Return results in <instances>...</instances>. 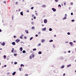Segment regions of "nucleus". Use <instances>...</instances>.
<instances>
[{
	"mask_svg": "<svg viewBox=\"0 0 76 76\" xmlns=\"http://www.w3.org/2000/svg\"><path fill=\"white\" fill-rule=\"evenodd\" d=\"M20 39H23V37H22V36H20Z\"/></svg>",
	"mask_w": 76,
	"mask_h": 76,
	"instance_id": "nucleus-29",
	"label": "nucleus"
},
{
	"mask_svg": "<svg viewBox=\"0 0 76 76\" xmlns=\"http://www.w3.org/2000/svg\"><path fill=\"white\" fill-rule=\"evenodd\" d=\"M32 39H33V37H30V40L31 41V40H32Z\"/></svg>",
	"mask_w": 76,
	"mask_h": 76,
	"instance_id": "nucleus-22",
	"label": "nucleus"
},
{
	"mask_svg": "<svg viewBox=\"0 0 76 76\" xmlns=\"http://www.w3.org/2000/svg\"><path fill=\"white\" fill-rule=\"evenodd\" d=\"M52 10H53V12H56V9L54 8H53L52 9Z\"/></svg>",
	"mask_w": 76,
	"mask_h": 76,
	"instance_id": "nucleus-4",
	"label": "nucleus"
},
{
	"mask_svg": "<svg viewBox=\"0 0 76 76\" xmlns=\"http://www.w3.org/2000/svg\"><path fill=\"white\" fill-rule=\"evenodd\" d=\"M67 16V14H65V16Z\"/></svg>",
	"mask_w": 76,
	"mask_h": 76,
	"instance_id": "nucleus-60",
	"label": "nucleus"
},
{
	"mask_svg": "<svg viewBox=\"0 0 76 76\" xmlns=\"http://www.w3.org/2000/svg\"><path fill=\"white\" fill-rule=\"evenodd\" d=\"M40 45H41V43H39V44H38V46H40Z\"/></svg>",
	"mask_w": 76,
	"mask_h": 76,
	"instance_id": "nucleus-53",
	"label": "nucleus"
},
{
	"mask_svg": "<svg viewBox=\"0 0 76 76\" xmlns=\"http://www.w3.org/2000/svg\"><path fill=\"white\" fill-rule=\"evenodd\" d=\"M22 66H24V65H23V64H21L20 67H22Z\"/></svg>",
	"mask_w": 76,
	"mask_h": 76,
	"instance_id": "nucleus-28",
	"label": "nucleus"
},
{
	"mask_svg": "<svg viewBox=\"0 0 76 76\" xmlns=\"http://www.w3.org/2000/svg\"><path fill=\"white\" fill-rule=\"evenodd\" d=\"M29 58H30L31 59V58H32V56H30L29 57Z\"/></svg>",
	"mask_w": 76,
	"mask_h": 76,
	"instance_id": "nucleus-39",
	"label": "nucleus"
},
{
	"mask_svg": "<svg viewBox=\"0 0 76 76\" xmlns=\"http://www.w3.org/2000/svg\"><path fill=\"white\" fill-rule=\"evenodd\" d=\"M49 42H53V40L52 39H51L49 41Z\"/></svg>",
	"mask_w": 76,
	"mask_h": 76,
	"instance_id": "nucleus-21",
	"label": "nucleus"
},
{
	"mask_svg": "<svg viewBox=\"0 0 76 76\" xmlns=\"http://www.w3.org/2000/svg\"><path fill=\"white\" fill-rule=\"evenodd\" d=\"M29 12V10H27V12Z\"/></svg>",
	"mask_w": 76,
	"mask_h": 76,
	"instance_id": "nucleus-61",
	"label": "nucleus"
},
{
	"mask_svg": "<svg viewBox=\"0 0 76 76\" xmlns=\"http://www.w3.org/2000/svg\"><path fill=\"white\" fill-rule=\"evenodd\" d=\"M44 22L45 23H47V20L46 19H45L44 20Z\"/></svg>",
	"mask_w": 76,
	"mask_h": 76,
	"instance_id": "nucleus-2",
	"label": "nucleus"
},
{
	"mask_svg": "<svg viewBox=\"0 0 76 76\" xmlns=\"http://www.w3.org/2000/svg\"><path fill=\"white\" fill-rule=\"evenodd\" d=\"M3 25L4 26H6V25L4 24V23L3 24Z\"/></svg>",
	"mask_w": 76,
	"mask_h": 76,
	"instance_id": "nucleus-55",
	"label": "nucleus"
},
{
	"mask_svg": "<svg viewBox=\"0 0 76 76\" xmlns=\"http://www.w3.org/2000/svg\"><path fill=\"white\" fill-rule=\"evenodd\" d=\"M38 54H42V52L41 51H39L38 53Z\"/></svg>",
	"mask_w": 76,
	"mask_h": 76,
	"instance_id": "nucleus-14",
	"label": "nucleus"
},
{
	"mask_svg": "<svg viewBox=\"0 0 76 76\" xmlns=\"http://www.w3.org/2000/svg\"><path fill=\"white\" fill-rule=\"evenodd\" d=\"M69 10H70V7H69Z\"/></svg>",
	"mask_w": 76,
	"mask_h": 76,
	"instance_id": "nucleus-63",
	"label": "nucleus"
},
{
	"mask_svg": "<svg viewBox=\"0 0 76 76\" xmlns=\"http://www.w3.org/2000/svg\"><path fill=\"white\" fill-rule=\"evenodd\" d=\"M34 16H35V15H34V14H32V17H34Z\"/></svg>",
	"mask_w": 76,
	"mask_h": 76,
	"instance_id": "nucleus-45",
	"label": "nucleus"
},
{
	"mask_svg": "<svg viewBox=\"0 0 76 76\" xmlns=\"http://www.w3.org/2000/svg\"><path fill=\"white\" fill-rule=\"evenodd\" d=\"M71 15H73V12H72L71 13Z\"/></svg>",
	"mask_w": 76,
	"mask_h": 76,
	"instance_id": "nucleus-50",
	"label": "nucleus"
},
{
	"mask_svg": "<svg viewBox=\"0 0 76 76\" xmlns=\"http://www.w3.org/2000/svg\"><path fill=\"white\" fill-rule=\"evenodd\" d=\"M67 19V18H66V16H65L63 18V20H65V19Z\"/></svg>",
	"mask_w": 76,
	"mask_h": 76,
	"instance_id": "nucleus-11",
	"label": "nucleus"
},
{
	"mask_svg": "<svg viewBox=\"0 0 76 76\" xmlns=\"http://www.w3.org/2000/svg\"><path fill=\"white\" fill-rule=\"evenodd\" d=\"M31 24L32 25H34V22H31Z\"/></svg>",
	"mask_w": 76,
	"mask_h": 76,
	"instance_id": "nucleus-36",
	"label": "nucleus"
},
{
	"mask_svg": "<svg viewBox=\"0 0 76 76\" xmlns=\"http://www.w3.org/2000/svg\"><path fill=\"white\" fill-rule=\"evenodd\" d=\"M72 22H74L75 21V20H71Z\"/></svg>",
	"mask_w": 76,
	"mask_h": 76,
	"instance_id": "nucleus-40",
	"label": "nucleus"
},
{
	"mask_svg": "<svg viewBox=\"0 0 76 76\" xmlns=\"http://www.w3.org/2000/svg\"><path fill=\"white\" fill-rule=\"evenodd\" d=\"M31 29H35V27L34 26L32 27Z\"/></svg>",
	"mask_w": 76,
	"mask_h": 76,
	"instance_id": "nucleus-27",
	"label": "nucleus"
},
{
	"mask_svg": "<svg viewBox=\"0 0 76 76\" xmlns=\"http://www.w3.org/2000/svg\"><path fill=\"white\" fill-rule=\"evenodd\" d=\"M35 37H38V34H36L35 35Z\"/></svg>",
	"mask_w": 76,
	"mask_h": 76,
	"instance_id": "nucleus-41",
	"label": "nucleus"
},
{
	"mask_svg": "<svg viewBox=\"0 0 76 76\" xmlns=\"http://www.w3.org/2000/svg\"><path fill=\"white\" fill-rule=\"evenodd\" d=\"M31 10H33L34 9V7H32L31 8Z\"/></svg>",
	"mask_w": 76,
	"mask_h": 76,
	"instance_id": "nucleus-38",
	"label": "nucleus"
},
{
	"mask_svg": "<svg viewBox=\"0 0 76 76\" xmlns=\"http://www.w3.org/2000/svg\"><path fill=\"white\" fill-rule=\"evenodd\" d=\"M23 34H22L21 35V36L23 37Z\"/></svg>",
	"mask_w": 76,
	"mask_h": 76,
	"instance_id": "nucleus-64",
	"label": "nucleus"
},
{
	"mask_svg": "<svg viewBox=\"0 0 76 76\" xmlns=\"http://www.w3.org/2000/svg\"><path fill=\"white\" fill-rule=\"evenodd\" d=\"M53 30V29L51 28H50L49 29V31H51Z\"/></svg>",
	"mask_w": 76,
	"mask_h": 76,
	"instance_id": "nucleus-20",
	"label": "nucleus"
},
{
	"mask_svg": "<svg viewBox=\"0 0 76 76\" xmlns=\"http://www.w3.org/2000/svg\"><path fill=\"white\" fill-rule=\"evenodd\" d=\"M1 32V30L0 29V32Z\"/></svg>",
	"mask_w": 76,
	"mask_h": 76,
	"instance_id": "nucleus-58",
	"label": "nucleus"
},
{
	"mask_svg": "<svg viewBox=\"0 0 76 76\" xmlns=\"http://www.w3.org/2000/svg\"><path fill=\"white\" fill-rule=\"evenodd\" d=\"M64 67V66L63 65L61 67V69H63Z\"/></svg>",
	"mask_w": 76,
	"mask_h": 76,
	"instance_id": "nucleus-13",
	"label": "nucleus"
},
{
	"mask_svg": "<svg viewBox=\"0 0 76 76\" xmlns=\"http://www.w3.org/2000/svg\"><path fill=\"white\" fill-rule=\"evenodd\" d=\"M11 52L12 53H13V52H14V48H12V49L11 50Z\"/></svg>",
	"mask_w": 76,
	"mask_h": 76,
	"instance_id": "nucleus-16",
	"label": "nucleus"
},
{
	"mask_svg": "<svg viewBox=\"0 0 76 76\" xmlns=\"http://www.w3.org/2000/svg\"><path fill=\"white\" fill-rule=\"evenodd\" d=\"M34 19H36V17H35V16L34 17Z\"/></svg>",
	"mask_w": 76,
	"mask_h": 76,
	"instance_id": "nucleus-49",
	"label": "nucleus"
},
{
	"mask_svg": "<svg viewBox=\"0 0 76 76\" xmlns=\"http://www.w3.org/2000/svg\"><path fill=\"white\" fill-rule=\"evenodd\" d=\"M20 42V39H17L15 40V42L16 43H18L19 42Z\"/></svg>",
	"mask_w": 76,
	"mask_h": 76,
	"instance_id": "nucleus-1",
	"label": "nucleus"
},
{
	"mask_svg": "<svg viewBox=\"0 0 76 76\" xmlns=\"http://www.w3.org/2000/svg\"><path fill=\"white\" fill-rule=\"evenodd\" d=\"M25 76H28V74H25Z\"/></svg>",
	"mask_w": 76,
	"mask_h": 76,
	"instance_id": "nucleus-43",
	"label": "nucleus"
},
{
	"mask_svg": "<svg viewBox=\"0 0 76 76\" xmlns=\"http://www.w3.org/2000/svg\"><path fill=\"white\" fill-rule=\"evenodd\" d=\"M12 20H13V16H12Z\"/></svg>",
	"mask_w": 76,
	"mask_h": 76,
	"instance_id": "nucleus-46",
	"label": "nucleus"
},
{
	"mask_svg": "<svg viewBox=\"0 0 76 76\" xmlns=\"http://www.w3.org/2000/svg\"><path fill=\"white\" fill-rule=\"evenodd\" d=\"M17 63L16 62H14V64H17Z\"/></svg>",
	"mask_w": 76,
	"mask_h": 76,
	"instance_id": "nucleus-32",
	"label": "nucleus"
},
{
	"mask_svg": "<svg viewBox=\"0 0 76 76\" xmlns=\"http://www.w3.org/2000/svg\"><path fill=\"white\" fill-rule=\"evenodd\" d=\"M12 44L13 45H16V43H15V42H12Z\"/></svg>",
	"mask_w": 76,
	"mask_h": 76,
	"instance_id": "nucleus-6",
	"label": "nucleus"
},
{
	"mask_svg": "<svg viewBox=\"0 0 76 76\" xmlns=\"http://www.w3.org/2000/svg\"><path fill=\"white\" fill-rule=\"evenodd\" d=\"M27 38V37L26 36H25L24 37V39H26Z\"/></svg>",
	"mask_w": 76,
	"mask_h": 76,
	"instance_id": "nucleus-44",
	"label": "nucleus"
},
{
	"mask_svg": "<svg viewBox=\"0 0 76 76\" xmlns=\"http://www.w3.org/2000/svg\"><path fill=\"white\" fill-rule=\"evenodd\" d=\"M21 69H22V67H20L19 69V70H20V71H21Z\"/></svg>",
	"mask_w": 76,
	"mask_h": 76,
	"instance_id": "nucleus-35",
	"label": "nucleus"
},
{
	"mask_svg": "<svg viewBox=\"0 0 76 76\" xmlns=\"http://www.w3.org/2000/svg\"><path fill=\"white\" fill-rule=\"evenodd\" d=\"M20 14L21 15H22V16H23V12H20Z\"/></svg>",
	"mask_w": 76,
	"mask_h": 76,
	"instance_id": "nucleus-12",
	"label": "nucleus"
},
{
	"mask_svg": "<svg viewBox=\"0 0 76 76\" xmlns=\"http://www.w3.org/2000/svg\"><path fill=\"white\" fill-rule=\"evenodd\" d=\"M71 5H73V2H71L70 3Z\"/></svg>",
	"mask_w": 76,
	"mask_h": 76,
	"instance_id": "nucleus-37",
	"label": "nucleus"
},
{
	"mask_svg": "<svg viewBox=\"0 0 76 76\" xmlns=\"http://www.w3.org/2000/svg\"><path fill=\"white\" fill-rule=\"evenodd\" d=\"M65 75H66V74H65V73L63 75V76H64Z\"/></svg>",
	"mask_w": 76,
	"mask_h": 76,
	"instance_id": "nucleus-51",
	"label": "nucleus"
},
{
	"mask_svg": "<svg viewBox=\"0 0 76 76\" xmlns=\"http://www.w3.org/2000/svg\"><path fill=\"white\" fill-rule=\"evenodd\" d=\"M46 29H47V28H46V27H45L43 28H42V31H45L46 30Z\"/></svg>",
	"mask_w": 76,
	"mask_h": 76,
	"instance_id": "nucleus-3",
	"label": "nucleus"
},
{
	"mask_svg": "<svg viewBox=\"0 0 76 76\" xmlns=\"http://www.w3.org/2000/svg\"><path fill=\"white\" fill-rule=\"evenodd\" d=\"M20 9H19L18 10V12H20Z\"/></svg>",
	"mask_w": 76,
	"mask_h": 76,
	"instance_id": "nucleus-47",
	"label": "nucleus"
},
{
	"mask_svg": "<svg viewBox=\"0 0 76 76\" xmlns=\"http://www.w3.org/2000/svg\"><path fill=\"white\" fill-rule=\"evenodd\" d=\"M42 7H46V5H43L42 6Z\"/></svg>",
	"mask_w": 76,
	"mask_h": 76,
	"instance_id": "nucleus-24",
	"label": "nucleus"
},
{
	"mask_svg": "<svg viewBox=\"0 0 76 76\" xmlns=\"http://www.w3.org/2000/svg\"><path fill=\"white\" fill-rule=\"evenodd\" d=\"M69 44H70V45H71V46H72V44H73V42H69Z\"/></svg>",
	"mask_w": 76,
	"mask_h": 76,
	"instance_id": "nucleus-18",
	"label": "nucleus"
},
{
	"mask_svg": "<svg viewBox=\"0 0 76 76\" xmlns=\"http://www.w3.org/2000/svg\"><path fill=\"white\" fill-rule=\"evenodd\" d=\"M9 59H10V56H8L7 58V60H9Z\"/></svg>",
	"mask_w": 76,
	"mask_h": 76,
	"instance_id": "nucleus-5",
	"label": "nucleus"
},
{
	"mask_svg": "<svg viewBox=\"0 0 76 76\" xmlns=\"http://www.w3.org/2000/svg\"><path fill=\"white\" fill-rule=\"evenodd\" d=\"M16 37L15 36H14V38H16Z\"/></svg>",
	"mask_w": 76,
	"mask_h": 76,
	"instance_id": "nucleus-57",
	"label": "nucleus"
},
{
	"mask_svg": "<svg viewBox=\"0 0 76 76\" xmlns=\"http://www.w3.org/2000/svg\"><path fill=\"white\" fill-rule=\"evenodd\" d=\"M64 5L65 6H66V4H65V3H66V2H64Z\"/></svg>",
	"mask_w": 76,
	"mask_h": 76,
	"instance_id": "nucleus-42",
	"label": "nucleus"
},
{
	"mask_svg": "<svg viewBox=\"0 0 76 76\" xmlns=\"http://www.w3.org/2000/svg\"><path fill=\"white\" fill-rule=\"evenodd\" d=\"M58 6L59 7H61V5H60V4H59L58 5Z\"/></svg>",
	"mask_w": 76,
	"mask_h": 76,
	"instance_id": "nucleus-33",
	"label": "nucleus"
},
{
	"mask_svg": "<svg viewBox=\"0 0 76 76\" xmlns=\"http://www.w3.org/2000/svg\"><path fill=\"white\" fill-rule=\"evenodd\" d=\"M55 1L57 2L58 1V0H55Z\"/></svg>",
	"mask_w": 76,
	"mask_h": 76,
	"instance_id": "nucleus-31",
	"label": "nucleus"
},
{
	"mask_svg": "<svg viewBox=\"0 0 76 76\" xmlns=\"http://www.w3.org/2000/svg\"><path fill=\"white\" fill-rule=\"evenodd\" d=\"M68 53H70V50H69L68 52Z\"/></svg>",
	"mask_w": 76,
	"mask_h": 76,
	"instance_id": "nucleus-56",
	"label": "nucleus"
},
{
	"mask_svg": "<svg viewBox=\"0 0 76 76\" xmlns=\"http://www.w3.org/2000/svg\"><path fill=\"white\" fill-rule=\"evenodd\" d=\"M71 64H69V65H67V67H71Z\"/></svg>",
	"mask_w": 76,
	"mask_h": 76,
	"instance_id": "nucleus-15",
	"label": "nucleus"
},
{
	"mask_svg": "<svg viewBox=\"0 0 76 76\" xmlns=\"http://www.w3.org/2000/svg\"><path fill=\"white\" fill-rule=\"evenodd\" d=\"M53 47L54 48H56V46L54 45H53Z\"/></svg>",
	"mask_w": 76,
	"mask_h": 76,
	"instance_id": "nucleus-25",
	"label": "nucleus"
},
{
	"mask_svg": "<svg viewBox=\"0 0 76 76\" xmlns=\"http://www.w3.org/2000/svg\"><path fill=\"white\" fill-rule=\"evenodd\" d=\"M7 66V65H5L4 66V67H5Z\"/></svg>",
	"mask_w": 76,
	"mask_h": 76,
	"instance_id": "nucleus-48",
	"label": "nucleus"
},
{
	"mask_svg": "<svg viewBox=\"0 0 76 76\" xmlns=\"http://www.w3.org/2000/svg\"><path fill=\"white\" fill-rule=\"evenodd\" d=\"M32 57H34V55L33 54L32 56Z\"/></svg>",
	"mask_w": 76,
	"mask_h": 76,
	"instance_id": "nucleus-52",
	"label": "nucleus"
},
{
	"mask_svg": "<svg viewBox=\"0 0 76 76\" xmlns=\"http://www.w3.org/2000/svg\"><path fill=\"white\" fill-rule=\"evenodd\" d=\"M14 56H17V54H14Z\"/></svg>",
	"mask_w": 76,
	"mask_h": 76,
	"instance_id": "nucleus-30",
	"label": "nucleus"
},
{
	"mask_svg": "<svg viewBox=\"0 0 76 76\" xmlns=\"http://www.w3.org/2000/svg\"><path fill=\"white\" fill-rule=\"evenodd\" d=\"M33 51H36V50H37V49L36 48L33 49Z\"/></svg>",
	"mask_w": 76,
	"mask_h": 76,
	"instance_id": "nucleus-26",
	"label": "nucleus"
},
{
	"mask_svg": "<svg viewBox=\"0 0 76 76\" xmlns=\"http://www.w3.org/2000/svg\"><path fill=\"white\" fill-rule=\"evenodd\" d=\"M54 37H56V35H54Z\"/></svg>",
	"mask_w": 76,
	"mask_h": 76,
	"instance_id": "nucleus-62",
	"label": "nucleus"
},
{
	"mask_svg": "<svg viewBox=\"0 0 76 76\" xmlns=\"http://www.w3.org/2000/svg\"><path fill=\"white\" fill-rule=\"evenodd\" d=\"M73 42H74L75 43L76 42V41L74 40V41Z\"/></svg>",
	"mask_w": 76,
	"mask_h": 76,
	"instance_id": "nucleus-59",
	"label": "nucleus"
},
{
	"mask_svg": "<svg viewBox=\"0 0 76 76\" xmlns=\"http://www.w3.org/2000/svg\"><path fill=\"white\" fill-rule=\"evenodd\" d=\"M2 45H3L4 46V45H5V43L4 42H3L2 44Z\"/></svg>",
	"mask_w": 76,
	"mask_h": 76,
	"instance_id": "nucleus-17",
	"label": "nucleus"
},
{
	"mask_svg": "<svg viewBox=\"0 0 76 76\" xmlns=\"http://www.w3.org/2000/svg\"><path fill=\"white\" fill-rule=\"evenodd\" d=\"M25 32H26V34H28L29 33V31H28V30H25Z\"/></svg>",
	"mask_w": 76,
	"mask_h": 76,
	"instance_id": "nucleus-7",
	"label": "nucleus"
},
{
	"mask_svg": "<svg viewBox=\"0 0 76 76\" xmlns=\"http://www.w3.org/2000/svg\"><path fill=\"white\" fill-rule=\"evenodd\" d=\"M67 34L68 35H70V33L69 32L67 33Z\"/></svg>",
	"mask_w": 76,
	"mask_h": 76,
	"instance_id": "nucleus-34",
	"label": "nucleus"
},
{
	"mask_svg": "<svg viewBox=\"0 0 76 76\" xmlns=\"http://www.w3.org/2000/svg\"><path fill=\"white\" fill-rule=\"evenodd\" d=\"M15 74H16V72L15 71L12 73V75H15Z\"/></svg>",
	"mask_w": 76,
	"mask_h": 76,
	"instance_id": "nucleus-9",
	"label": "nucleus"
},
{
	"mask_svg": "<svg viewBox=\"0 0 76 76\" xmlns=\"http://www.w3.org/2000/svg\"><path fill=\"white\" fill-rule=\"evenodd\" d=\"M20 50L21 51H22L23 48L22 47H21L20 48Z\"/></svg>",
	"mask_w": 76,
	"mask_h": 76,
	"instance_id": "nucleus-8",
	"label": "nucleus"
},
{
	"mask_svg": "<svg viewBox=\"0 0 76 76\" xmlns=\"http://www.w3.org/2000/svg\"><path fill=\"white\" fill-rule=\"evenodd\" d=\"M26 53V51L25 50H23V53Z\"/></svg>",
	"mask_w": 76,
	"mask_h": 76,
	"instance_id": "nucleus-23",
	"label": "nucleus"
},
{
	"mask_svg": "<svg viewBox=\"0 0 76 76\" xmlns=\"http://www.w3.org/2000/svg\"><path fill=\"white\" fill-rule=\"evenodd\" d=\"M44 41H45V40L44 39H42L41 40L42 42L43 43V42H44Z\"/></svg>",
	"mask_w": 76,
	"mask_h": 76,
	"instance_id": "nucleus-10",
	"label": "nucleus"
},
{
	"mask_svg": "<svg viewBox=\"0 0 76 76\" xmlns=\"http://www.w3.org/2000/svg\"><path fill=\"white\" fill-rule=\"evenodd\" d=\"M3 2L4 3H6V1H4Z\"/></svg>",
	"mask_w": 76,
	"mask_h": 76,
	"instance_id": "nucleus-54",
	"label": "nucleus"
},
{
	"mask_svg": "<svg viewBox=\"0 0 76 76\" xmlns=\"http://www.w3.org/2000/svg\"><path fill=\"white\" fill-rule=\"evenodd\" d=\"M4 59H6V56L5 55L4 56Z\"/></svg>",
	"mask_w": 76,
	"mask_h": 76,
	"instance_id": "nucleus-19",
	"label": "nucleus"
}]
</instances>
